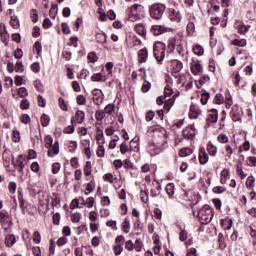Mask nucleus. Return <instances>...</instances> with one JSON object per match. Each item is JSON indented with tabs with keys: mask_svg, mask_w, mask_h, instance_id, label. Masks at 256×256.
Segmentation results:
<instances>
[{
	"mask_svg": "<svg viewBox=\"0 0 256 256\" xmlns=\"http://www.w3.org/2000/svg\"><path fill=\"white\" fill-rule=\"evenodd\" d=\"M128 20L132 23L135 21H140L145 17V7L141 4H134L127 9Z\"/></svg>",
	"mask_w": 256,
	"mask_h": 256,
	"instance_id": "obj_1",
	"label": "nucleus"
},
{
	"mask_svg": "<svg viewBox=\"0 0 256 256\" xmlns=\"http://www.w3.org/2000/svg\"><path fill=\"white\" fill-rule=\"evenodd\" d=\"M200 223L202 225H209V222L213 220V208L209 205H204L197 213Z\"/></svg>",
	"mask_w": 256,
	"mask_h": 256,
	"instance_id": "obj_2",
	"label": "nucleus"
},
{
	"mask_svg": "<svg viewBox=\"0 0 256 256\" xmlns=\"http://www.w3.org/2000/svg\"><path fill=\"white\" fill-rule=\"evenodd\" d=\"M166 45L163 42H156L153 46V55L159 65L163 63L165 59V49Z\"/></svg>",
	"mask_w": 256,
	"mask_h": 256,
	"instance_id": "obj_3",
	"label": "nucleus"
},
{
	"mask_svg": "<svg viewBox=\"0 0 256 256\" xmlns=\"http://www.w3.org/2000/svg\"><path fill=\"white\" fill-rule=\"evenodd\" d=\"M165 9H167L165 4H162V3L152 4L150 6V17H152V19H155L156 21H159V19H162L163 13H165Z\"/></svg>",
	"mask_w": 256,
	"mask_h": 256,
	"instance_id": "obj_4",
	"label": "nucleus"
},
{
	"mask_svg": "<svg viewBox=\"0 0 256 256\" xmlns=\"http://www.w3.org/2000/svg\"><path fill=\"white\" fill-rule=\"evenodd\" d=\"M92 95H93V101L95 105H99L100 103H103V97H105V95H103V91L101 89L95 88L92 91Z\"/></svg>",
	"mask_w": 256,
	"mask_h": 256,
	"instance_id": "obj_5",
	"label": "nucleus"
},
{
	"mask_svg": "<svg viewBox=\"0 0 256 256\" xmlns=\"http://www.w3.org/2000/svg\"><path fill=\"white\" fill-rule=\"evenodd\" d=\"M198 159H199L200 165H206V163L209 162V155L207 154L205 147H200Z\"/></svg>",
	"mask_w": 256,
	"mask_h": 256,
	"instance_id": "obj_6",
	"label": "nucleus"
},
{
	"mask_svg": "<svg viewBox=\"0 0 256 256\" xmlns=\"http://www.w3.org/2000/svg\"><path fill=\"white\" fill-rule=\"evenodd\" d=\"M148 57L149 50H147V48H142L138 51V63H147Z\"/></svg>",
	"mask_w": 256,
	"mask_h": 256,
	"instance_id": "obj_7",
	"label": "nucleus"
},
{
	"mask_svg": "<svg viewBox=\"0 0 256 256\" xmlns=\"http://www.w3.org/2000/svg\"><path fill=\"white\" fill-rule=\"evenodd\" d=\"M150 31L153 33V35L156 36L163 35V33H167V27L161 25H153Z\"/></svg>",
	"mask_w": 256,
	"mask_h": 256,
	"instance_id": "obj_8",
	"label": "nucleus"
},
{
	"mask_svg": "<svg viewBox=\"0 0 256 256\" xmlns=\"http://www.w3.org/2000/svg\"><path fill=\"white\" fill-rule=\"evenodd\" d=\"M182 135L184 139H191L193 140V137H195V127L191 126L182 131Z\"/></svg>",
	"mask_w": 256,
	"mask_h": 256,
	"instance_id": "obj_9",
	"label": "nucleus"
},
{
	"mask_svg": "<svg viewBox=\"0 0 256 256\" xmlns=\"http://www.w3.org/2000/svg\"><path fill=\"white\" fill-rule=\"evenodd\" d=\"M247 232L249 233L251 239L250 241L252 242V245H256V226L254 224H251L247 228Z\"/></svg>",
	"mask_w": 256,
	"mask_h": 256,
	"instance_id": "obj_10",
	"label": "nucleus"
},
{
	"mask_svg": "<svg viewBox=\"0 0 256 256\" xmlns=\"http://www.w3.org/2000/svg\"><path fill=\"white\" fill-rule=\"evenodd\" d=\"M55 155H59V140H56L51 149L48 150V157H54Z\"/></svg>",
	"mask_w": 256,
	"mask_h": 256,
	"instance_id": "obj_11",
	"label": "nucleus"
},
{
	"mask_svg": "<svg viewBox=\"0 0 256 256\" xmlns=\"http://www.w3.org/2000/svg\"><path fill=\"white\" fill-rule=\"evenodd\" d=\"M172 75H175V73H179L181 69H183V63L179 60H172Z\"/></svg>",
	"mask_w": 256,
	"mask_h": 256,
	"instance_id": "obj_12",
	"label": "nucleus"
},
{
	"mask_svg": "<svg viewBox=\"0 0 256 256\" xmlns=\"http://www.w3.org/2000/svg\"><path fill=\"white\" fill-rule=\"evenodd\" d=\"M0 38L2 43L9 45V32H7V27L3 25V31H0Z\"/></svg>",
	"mask_w": 256,
	"mask_h": 256,
	"instance_id": "obj_13",
	"label": "nucleus"
},
{
	"mask_svg": "<svg viewBox=\"0 0 256 256\" xmlns=\"http://www.w3.org/2000/svg\"><path fill=\"white\" fill-rule=\"evenodd\" d=\"M135 31L138 33V35H141L144 39L147 37V29L145 28V25L143 24H136Z\"/></svg>",
	"mask_w": 256,
	"mask_h": 256,
	"instance_id": "obj_14",
	"label": "nucleus"
},
{
	"mask_svg": "<svg viewBox=\"0 0 256 256\" xmlns=\"http://www.w3.org/2000/svg\"><path fill=\"white\" fill-rule=\"evenodd\" d=\"M210 112H211L209 114L210 118H208V119L211 121V123H217V121H219V111L217 109L213 108L210 110Z\"/></svg>",
	"mask_w": 256,
	"mask_h": 256,
	"instance_id": "obj_15",
	"label": "nucleus"
},
{
	"mask_svg": "<svg viewBox=\"0 0 256 256\" xmlns=\"http://www.w3.org/2000/svg\"><path fill=\"white\" fill-rule=\"evenodd\" d=\"M189 117H190V119H198L199 118V109L194 104H192L190 106Z\"/></svg>",
	"mask_w": 256,
	"mask_h": 256,
	"instance_id": "obj_16",
	"label": "nucleus"
},
{
	"mask_svg": "<svg viewBox=\"0 0 256 256\" xmlns=\"http://www.w3.org/2000/svg\"><path fill=\"white\" fill-rule=\"evenodd\" d=\"M191 73L193 75H202L203 66H201L199 63H196L195 65L191 66Z\"/></svg>",
	"mask_w": 256,
	"mask_h": 256,
	"instance_id": "obj_17",
	"label": "nucleus"
},
{
	"mask_svg": "<svg viewBox=\"0 0 256 256\" xmlns=\"http://www.w3.org/2000/svg\"><path fill=\"white\" fill-rule=\"evenodd\" d=\"M96 41L97 43H100V45H104V43H107V34H105V32L97 33Z\"/></svg>",
	"mask_w": 256,
	"mask_h": 256,
	"instance_id": "obj_18",
	"label": "nucleus"
},
{
	"mask_svg": "<svg viewBox=\"0 0 256 256\" xmlns=\"http://www.w3.org/2000/svg\"><path fill=\"white\" fill-rule=\"evenodd\" d=\"M75 119L79 125L85 121V112L83 110H77L75 114Z\"/></svg>",
	"mask_w": 256,
	"mask_h": 256,
	"instance_id": "obj_19",
	"label": "nucleus"
},
{
	"mask_svg": "<svg viewBox=\"0 0 256 256\" xmlns=\"http://www.w3.org/2000/svg\"><path fill=\"white\" fill-rule=\"evenodd\" d=\"M16 242H17V240L15 238V235H13V234L7 235L5 238L6 247H11Z\"/></svg>",
	"mask_w": 256,
	"mask_h": 256,
	"instance_id": "obj_20",
	"label": "nucleus"
},
{
	"mask_svg": "<svg viewBox=\"0 0 256 256\" xmlns=\"http://www.w3.org/2000/svg\"><path fill=\"white\" fill-rule=\"evenodd\" d=\"M40 122L42 127H48L49 123H51V117H49V115L47 114H42L41 118H40Z\"/></svg>",
	"mask_w": 256,
	"mask_h": 256,
	"instance_id": "obj_21",
	"label": "nucleus"
},
{
	"mask_svg": "<svg viewBox=\"0 0 256 256\" xmlns=\"http://www.w3.org/2000/svg\"><path fill=\"white\" fill-rule=\"evenodd\" d=\"M221 226L224 229H227V231H229V229H231L233 227V220H231V219H222L221 220Z\"/></svg>",
	"mask_w": 256,
	"mask_h": 256,
	"instance_id": "obj_22",
	"label": "nucleus"
},
{
	"mask_svg": "<svg viewBox=\"0 0 256 256\" xmlns=\"http://www.w3.org/2000/svg\"><path fill=\"white\" fill-rule=\"evenodd\" d=\"M207 151L211 157H215L217 155V148L211 142H209L207 145Z\"/></svg>",
	"mask_w": 256,
	"mask_h": 256,
	"instance_id": "obj_23",
	"label": "nucleus"
},
{
	"mask_svg": "<svg viewBox=\"0 0 256 256\" xmlns=\"http://www.w3.org/2000/svg\"><path fill=\"white\" fill-rule=\"evenodd\" d=\"M10 24L13 27V29H19V27H21V24L19 22V17L15 16V15L11 16Z\"/></svg>",
	"mask_w": 256,
	"mask_h": 256,
	"instance_id": "obj_24",
	"label": "nucleus"
},
{
	"mask_svg": "<svg viewBox=\"0 0 256 256\" xmlns=\"http://www.w3.org/2000/svg\"><path fill=\"white\" fill-rule=\"evenodd\" d=\"M57 205H61V197L54 192L52 193V207H57Z\"/></svg>",
	"mask_w": 256,
	"mask_h": 256,
	"instance_id": "obj_25",
	"label": "nucleus"
},
{
	"mask_svg": "<svg viewBox=\"0 0 256 256\" xmlns=\"http://www.w3.org/2000/svg\"><path fill=\"white\" fill-rule=\"evenodd\" d=\"M202 91H203V93H202L201 99H200L201 104L202 105H207V102L209 101V98L211 97V94L209 92L205 91V90H202Z\"/></svg>",
	"mask_w": 256,
	"mask_h": 256,
	"instance_id": "obj_26",
	"label": "nucleus"
},
{
	"mask_svg": "<svg viewBox=\"0 0 256 256\" xmlns=\"http://www.w3.org/2000/svg\"><path fill=\"white\" fill-rule=\"evenodd\" d=\"M166 193L169 195V197H173V195H175V184L168 183L166 185Z\"/></svg>",
	"mask_w": 256,
	"mask_h": 256,
	"instance_id": "obj_27",
	"label": "nucleus"
},
{
	"mask_svg": "<svg viewBox=\"0 0 256 256\" xmlns=\"http://www.w3.org/2000/svg\"><path fill=\"white\" fill-rule=\"evenodd\" d=\"M9 219V212L6 210L0 211V223H7Z\"/></svg>",
	"mask_w": 256,
	"mask_h": 256,
	"instance_id": "obj_28",
	"label": "nucleus"
},
{
	"mask_svg": "<svg viewBox=\"0 0 256 256\" xmlns=\"http://www.w3.org/2000/svg\"><path fill=\"white\" fill-rule=\"evenodd\" d=\"M15 169L19 171V173L23 174V169H25V164L23 163V160H16V163H14Z\"/></svg>",
	"mask_w": 256,
	"mask_h": 256,
	"instance_id": "obj_29",
	"label": "nucleus"
},
{
	"mask_svg": "<svg viewBox=\"0 0 256 256\" xmlns=\"http://www.w3.org/2000/svg\"><path fill=\"white\" fill-rule=\"evenodd\" d=\"M191 154H193V149L191 148H182L179 152L180 157H189Z\"/></svg>",
	"mask_w": 256,
	"mask_h": 256,
	"instance_id": "obj_30",
	"label": "nucleus"
},
{
	"mask_svg": "<svg viewBox=\"0 0 256 256\" xmlns=\"http://www.w3.org/2000/svg\"><path fill=\"white\" fill-rule=\"evenodd\" d=\"M30 137H31V141L34 142L35 140L33 139V137H35V139H37V141L41 140V129L37 130H31L30 133Z\"/></svg>",
	"mask_w": 256,
	"mask_h": 256,
	"instance_id": "obj_31",
	"label": "nucleus"
},
{
	"mask_svg": "<svg viewBox=\"0 0 256 256\" xmlns=\"http://www.w3.org/2000/svg\"><path fill=\"white\" fill-rule=\"evenodd\" d=\"M246 187L247 189L253 190V187H255V177L249 176L246 180Z\"/></svg>",
	"mask_w": 256,
	"mask_h": 256,
	"instance_id": "obj_32",
	"label": "nucleus"
},
{
	"mask_svg": "<svg viewBox=\"0 0 256 256\" xmlns=\"http://www.w3.org/2000/svg\"><path fill=\"white\" fill-rule=\"evenodd\" d=\"M44 141L46 149H51V147H53V137H51V135L45 136Z\"/></svg>",
	"mask_w": 256,
	"mask_h": 256,
	"instance_id": "obj_33",
	"label": "nucleus"
},
{
	"mask_svg": "<svg viewBox=\"0 0 256 256\" xmlns=\"http://www.w3.org/2000/svg\"><path fill=\"white\" fill-rule=\"evenodd\" d=\"M175 47H177V38H172L169 40L168 43V49L170 50V53H173V51H175Z\"/></svg>",
	"mask_w": 256,
	"mask_h": 256,
	"instance_id": "obj_34",
	"label": "nucleus"
},
{
	"mask_svg": "<svg viewBox=\"0 0 256 256\" xmlns=\"http://www.w3.org/2000/svg\"><path fill=\"white\" fill-rule=\"evenodd\" d=\"M83 203L82 205H87L88 209H91V207H93L94 203H95V198L93 197H89L87 198L86 202L84 198H81Z\"/></svg>",
	"mask_w": 256,
	"mask_h": 256,
	"instance_id": "obj_35",
	"label": "nucleus"
},
{
	"mask_svg": "<svg viewBox=\"0 0 256 256\" xmlns=\"http://www.w3.org/2000/svg\"><path fill=\"white\" fill-rule=\"evenodd\" d=\"M232 45H235L236 47H245V45H247V40L245 39H234L232 41Z\"/></svg>",
	"mask_w": 256,
	"mask_h": 256,
	"instance_id": "obj_36",
	"label": "nucleus"
},
{
	"mask_svg": "<svg viewBox=\"0 0 256 256\" xmlns=\"http://www.w3.org/2000/svg\"><path fill=\"white\" fill-rule=\"evenodd\" d=\"M87 59L88 61H90V63H97V61L99 60V57L97 56V53L90 52L88 53Z\"/></svg>",
	"mask_w": 256,
	"mask_h": 256,
	"instance_id": "obj_37",
	"label": "nucleus"
},
{
	"mask_svg": "<svg viewBox=\"0 0 256 256\" xmlns=\"http://www.w3.org/2000/svg\"><path fill=\"white\" fill-rule=\"evenodd\" d=\"M170 13L174 15V17L171 18L172 21H176L177 23L181 22V12H177L175 9H171Z\"/></svg>",
	"mask_w": 256,
	"mask_h": 256,
	"instance_id": "obj_38",
	"label": "nucleus"
},
{
	"mask_svg": "<svg viewBox=\"0 0 256 256\" xmlns=\"http://www.w3.org/2000/svg\"><path fill=\"white\" fill-rule=\"evenodd\" d=\"M193 51H194L195 55H198L199 57H201V55H203V53H205V49H203V46H201V45L194 46Z\"/></svg>",
	"mask_w": 256,
	"mask_h": 256,
	"instance_id": "obj_39",
	"label": "nucleus"
},
{
	"mask_svg": "<svg viewBox=\"0 0 256 256\" xmlns=\"http://www.w3.org/2000/svg\"><path fill=\"white\" fill-rule=\"evenodd\" d=\"M91 81H93L95 83H99V82L103 81V74H101V73H94L91 76Z\"/></svg>",
	"mask_w": 256,
	"mask_h": 256,
	"instance_id": "obj_40",
	"label": "nucleus"
},
{
	"mask_svg": "<svg viewBox=\"0 0 256 256\" xmlns=\"http://www.w3.org/2000/svg\"><path fill=\"white\" fill-rule=\"evenodd\" d=\"M29 107H30L29 100L27 98L22 99L20 102V109H22V111H25L29 109Z\"/></svg>",
	"mask_w": 256,
	"mask_h": 256,
	"instance_id": "obj_41",
	"label": "nucleus"
},
{
	"mask_svg": "<svg viewBox=\"0 0 256 256\" xmlns=\"http://www.w3.org/2000/svg\"><path fill=\"white\" fill-rule=\"evenodd\" d=\"M140 195L142 202L147 203L149 201V190H141Z\"/></svg>",
	"mask_w": 256,
	"mask_h": 256,
	"instance_id": "obj_42",
	"label": "nucleus"
},
{
	"mask_svg": "<svg viewBox=\"0 0 256 256\" xmlns=\"http://www.w3.org/2000/svg\"><path fill=\"white\" fill-rule=\"evenodd\" d=\"M96 155L97 157H105V146L103 144H98Z\"/></svg>",
	"mask_w": 256,
	"mask_h": 256,
	"instance_id": "obj_43",
	"label": "nucleus"
},
{
	"mask_svg": "<svg viewBox=\"0 0 256 256\" xmlns=\"http://www.w3.org/2000/svg\"><path fill=\"white\" fill-rule=\"evenodd\" d=\"M122 229L124 231V233H129L130 229H131V223L129 221V219H125L122 225Z\"/></svg>",
	"mask_w": 256,
	"mask_h": 256,
	"instance_id": "obj_44",
	"label": "nucleus"
},
{
	"mask_svg": "<svg viewBox=\"0 0 256 256\" xmlns=\"http://www.w3.org/2000/svg\"><path fill=\"white\" fill-rule=\"evenodd\" d=\"M105 113L104 110H97L95 114L96 121H103L105 119Z\"/></svg>",
	"mask_w": 256,
	"mask_h": 256,
	"instance_id": "obj_45",
	"label": "nucleus"
},
{
	"mask_svg": "<svg viewBox=\"0 0 256 256\" xmlns=\"http://www.w3.org/2000/svg\"><path fill=\"white\" fill-rule=\"evenodd\" d=\"M91 171V161H87L84 166V175H86V177H89V175H91Z\"/></svg>",
	"mask_w": 256,
	"mask_h": 256,
	"instance_id": "obj_46",
	"label": "nucleus"
},
{
	"mask_svg": "<svg viewBox=\"0 0 256 256\" xmlns=\"http://www.w3.org/2000/svg\"><path fill=\"white\" fill-rule=\"evenodd\" d=\"M18 95L22 99H25V97H27V95H29V92L27 91V88L21 87L18 89Z\"/></svg>",
	"mask_w": 256,
	"mask_h": 256,
	"instance_id": "obj_47",
	"label": "nucleus"
},
{
	"mask_svg": "<svg viewBox=\"0 0 256 256\" xmlns=\"http://www.w3.org/2000/svg\"><path fill=\"white\" fill-rule=\"evenodd\" d=\"M113 111H115V104H108L104 108V113L108 115H112Z\"/></svg>",
	"mask_w": 256,
	"mask_h": 256,
	"instance_id": "obj_48",
	"label": "nucleus"
},
{
	"mask_svg": "<svg viewBox=\"0 0 256 256\" xmlns=\"http://www.w3.org/2000/svg\"><path fill=\"white\" fill-rule=\"evenodd\" d=\"M15 71H16V73H23L25 71L23 62H21V61L16 62Z\"/></svg>",
	"mask_w": 256,
	"mask_h": 256,
	"instance_id": "obj_49",
	"label": "nucleus"
},
{
	"mask_svg": "<svg viewBox=\"0 0 256 256\" xmlns=\"http://www.w3.org/2000/svg\"><path fill=\"white\" fill-rule=\"evenodd\" d=\"M42 27L43 29H51V27H53V22H51V19L45 18Z\"/></svg>",
	"mask_w": 256,
	"mask_h": 256,
	"instance_id": "obj_50",
	"label": "nucleus"
},
{
	"mask_svg": "<svg viewBox=\"0 0 256 256\" xmlns=\"http://www.w3.org/2000/svg\"><path fill=\"white\" fill-rule=\"evenodd\" d=\"M12 136L14 143H19V141H21V134L19 133V130H13Z\"/></svg>",
	"mask_w": 256,
	"mask_h": 256,
	"instance_id": "obj_51",
	"label": "nucleus"
},
{
	"mask_svg": "<svg viewBox=\"0 0 256 256\" xmlns=\"http://www.w3.org/2000/svg\"><path fill=\"white\" fill-rule=\"evenodd\" d=\"M52 221L54 225H59L61 221V214L59 212H56L55 214H53Z\"/></svg>",
	"mask_w": 256,
	"mask_h": 256,
	"instance_id": "obj_52",
	"label": "nucleus"
},
{
	"mask_svg": "<svg viewBox=\"0 0 256 256\" xmlns=\"http://www.w3.org/2000/svg\"><path fill=\"white\" fill-rule=\"evenodd\" d=\"M32 37L37 39V37H41V28L39 26L33 27Z\"/></svg>",
	"mask_w": 256,
	"mask_h": 256,
	"instance_id": "obj_53",
	"label": "nucleus"
},
{
	"mask_svg": "<svg viewBox=\"0 0 256 256\" xmlns=\"http://www.w3.org/2000/svg\"><path fill=\"white\" fill-rule=\"evenodd\" d=\"M164 95L165 97H171V95H173V88L171 87V85L167 84L165 89H164Z\"/></svg>",
	"mask_w": 256,
	"mask_h": 256,
	"instance_id": "obj_54",
	"label": "nucleus"
},
{
	"mask_svg": "<svg viewBox=\"0 0 256 256\" xmlns=\"http://www.w3.org/2000/svg\"><path fill=\"white\" fill-rule=\"evenodd\" d=\"M86 191H88V193H93V191H95V180H91L87 186H86Z\"/></svg>",
	"mask_w": 256,
	"mask_h": 256,
	"instance_id": "obj_55",
	"label": "nucleus"
},
{
	"mask_svg": "<svg viewBox=\"0 0 256 256\" xmlns=\"http://www.w3.org/2000/svg\"><path fill=\"white\" fill-rule=\"evenodd\" d=\"M62 27V33H64V35H69V33H71V29L69 28V24H67L66 22H63L61 24Z\"/></svg>",
	"mask_w": 256,
	"mask_h": 256,
	"instance_id": "obj_56",
	"label": "nucleus"
},
{
	"mask_svg": "<svg viewBox=\"0 0 256 256\" xmlns=\"http://www.w3.org/2000/svg\"><path fill=\"white\" fill-rule=\"evenodd\" d=\"M34 87L39 91V93H43V83H41V80H35Z\"/></svg>",
	"mask_w": 256,
	"mask_h": 256,
	"instance_id": "obj_57",
	"label": "nucleus"
},
{
	"mask_svg": "<svg viewBox=\"0 0 256 256\" xmlns=\"http://www.w3.org/2000/svg\"><path fill=\"white\" fill-rule=\"evenodd\" d=\"M58 103L60 105V108L62 111H69V108H67V104H65V100L61 97L58 98Z\"/></svg>",
	"mask_w": 256,
	"mask_h": 256,
	"instance_id": "obj_58",
	"label": "nucleus"
},
{
	"mask_svg": "<svg viewBox=\"0 0 256 256\" xmlns=\"http://www.w3.org/2000/svg\"><path fill=\"white\" fill-rule=\"evenodd\" d=\"M31 71H33V73H39V71H41V66L39 65V62H34L33 64H31Z\"/></svg>",
	"mask_w": 256,
	"mask_h": 256,
	"instance_id": "obj_59",
	"label": "nucleus"
},
{
	"mask_svg": "<svg viewBox=\"0 0 256 256\" xmlns=\"http://www.w3.org/2000/svg\"><path fill=\"white\" fill-rule=\"evenodd\" d=\"M86 102L87 99H85V96L80 94L76 97V103H78V105H85Z\"/></svg>",
	"mask_w": 256,
	"mask_h": 256,
	"instance_id": "obj_60",
	"label": "nucleus"
},
{
	"mask_svg": "<svg viewBox=\"0 0 256 256\" xmlns=\"http://www.w3.org/2000/svg\"><path fill=\"white\" fill-rule=\"evenodd\" d=\"M214 103H216V105H221V103H223V95L220 93L216 94L214 97Z\"/></svg>",
	"mask_w": 256,
	"mask_h": 256,
	"instance_id": "obj_61",
	"label": "nucleus"
},
{
	"mask_svg": "<svg viewBox=\"0 0 256 256\" xmlns=\"http://www.w3.org/2000/svg\"><path fill=\"white\" fill-rule=\"evenodd\" d=\"M151 89V82L145 80V83L142 86V93H147Z\"/></svg>",
	"mask_w": 256,
	"mask_h": 256,
	"instance_id": "obj_62",
	"label": "nucleus"
},
{
	"mask_svg": "<svg viewBox=\"0 0 256 256\" xmlns=\"http://www.w3.org/2000/svg\"><path fill=\"white\" fill-rule=\"evenodd\" d=\"M15 59H21L23 57V50L21 48H17L14 52Z\"/></svg>",
	"mask_w": 256,
	"mask_h": 256,
	"instance_id": "obj_63",
	"label": "nucleus"
},
{
	"mask_svg": "<svg viewBox=\"0 0 256 256\" xmlns=\"http://www.w3.org/2000/svg\"><path fill=\"white\" fill-rule=\"evenodd\" d=\"M32 253L34 256H41V248L39 246L32 247Z\"/></svg>",
	"mask_w": 256,
	"mask_h": 256,
	"instance_id": "obj_64",
	"label": "nucleus"
}]
</instances>
